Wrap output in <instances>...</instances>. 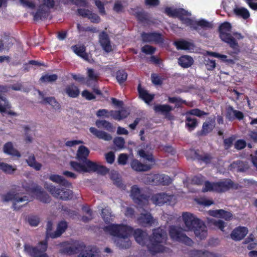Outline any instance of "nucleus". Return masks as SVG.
<instances>
[{"mask_svg": "<svg viewBox=\"0 0 257 257\" xmlns=\"http://www.w3.org/2000/svg\"><path fill=\"white\" fill-rule=\"evenodd\" d=\"M68 227L67 223L66 221H61L57 225L56 230L51 234V238H55L60 236L66 230Z\"/></svg>", "mask_w": 257, "mask_h": 257, "instance_id": "nucleus-31", "label": "nucleus"}, {"mask_svg": "<svg viewBox=\"0 0 257 257\" xmlns=\"http://www.w3.org/2000/svg\"><path fill=\"white\" fill-rule=\"evenodd\" d=\"M230 166L232 169H235L238 172H245L249 168L246 162L239 160L233 162L230 164Z\"/></svg>", "mask_w": 257, "mask_h": 257, "instance_id": "nucleus-30", "label": "nucleus"}, {"mask_svg": "<svg viewBox=\"0 0 257 257\" xmlns=\"http://www.w3.org/2000/svg\"><path fill=\"white\" fill-rule=\"evenodd\" d=\"M103 230L110 235L118 238H126L133 230V228L130 226L123 224H111L104 226Z\"/></svg>", "mask_w": 257, "mask_h": 257, "instance_id": "nucleus-6", "label": "nucleus"}, {"mask_svg": "<svg viewBox=\"0 0 257 257\" xmlns=\"http://www.w3.org/2000/svg\"><path fill=\"white\" fill-rule=\"evenodd\" d=\"M84 163V172H95L97 170V164L89 160L83 162Z\"/></svg>", "mask_w": 257, "mask_h": 257, "instance_id": "nucleus-38", "label": "nucleus"}, {"mask_svg": "<svg viewBox=\"0 0 257 257\" xmlns=\"http://www.w3.org/2000/svg\"><path fill=\"white\" fill-rule=\"evenodd\" d=\"M225 117L230 121L235 119L240 120L243 118L244 114L242 112L234 109L232 106L228 105L226 107Z\"/></svg>", "mask_w": 257, "mask_h": 257, "instance_id": "nucleus-18", "label": "nucleus"}, {"mask_svg": "<svg viewBox=\"0 0 257 257\" xmlns=\"http://www.w3.org/2000/svg\"><path fill=\"white\" fill-rule=\"evenodd\" d=\"M132 168L137 172H146L151 170L152 165H147L142 163L137 159H133L131 162Z\"/></svg>", "mask_w": 257, "mask_h": 257, "instance_id": "nucleus-20", "label": "nucleus"}, {"mask_svg": "<svg viewBox=\"0 0 257 257\" xmlns=\"http://www.w3.org/2000/svg\"><path fill=\"white\" fill-rule=\"evenodd\" d=\"M138 154L141 158H144L152 163H155V159L152 154L147 153L144 150L141 149L138 151Z\"/></svg>", "mask_w": 257, "mask_h": 257, "instance_id": "nucleus-59", "label": "nucleus"}, {"mask_svg": "<svg viewBox=\"0 0 257 257\" xmlns=\"http://www.w3.org/2000/svg\"><path fill=\"white\" fill-rule=\"evenodd\" d=\"M174 45L176 46L178 50H187L190 49L191 44L185 40H179L174 42Z\"/></svg>", "mask_w": 257, "mask_h": 257, "instance_id": "nucleus-43", "label": "nucleus"}, {"mask_svg": "<svg viewBox=\"0 0 257 257\" xmlns=\"http://www.w3.org/2000/svg\"><path fill=\"white\" fill-rule=\"evenodd\" d=\"M231 25L228 22L221 23L218 28L219 37L224 42L227 43L229 47L234 50H238L239 46L235 39L240 40L242 39L241 34L238 33H233V36L230 34Z\"/></svg>", "mask_w": 257, "mask_h": 257, "instance_id": "nucleus-5", "label": "nucleus"}, {"mask_svg": "<svg viewBox=\"0 0 257 257\" xmlns=\"http://www.w3.org/2000/svg\"><path fill=\"white\" fill-rule=\"evenodd\" d=\"M28 221L30 225L37 226L40 223V218L37 215H31L28 217Z\"/></svg>", "mask_w": 257, "mask_h": 257, "instance_id": "nucleus-62", "label": "nucleus"}, {"mask_svg": "<svg viewBox=\"0 0 257 257\" xmlns=\"http://www.w3.org/2000/svg\"><path fill=\"white\" fill-rule=\"evenodd\" d=\"M211 252L206 250L194 249L189 252L190 257H210Z\"/></svg>", "mask_w": 257, "mask_h": 257, "instance_id": "nucleus-41", "label": "nucleus"}, {"mask_svg": "<svg viewBox=\"0 0 257 257\" xmlns=\"http://www.w3.org/2000/svg\"><path fill=\"white\" fill-rule=\"evenodd\" d=\"M95 125L98 128L103 127L105 130L109 132H112L113 131V127L112 123L104 119L96 120L95 121Z\"/></svg>", "mask_w": 257, "mask_h": 257, "instance_id": "nucleus-37", "label": "nucleus"}, {"mask_svg": "<svg viewBox=\"0 0 257 257\" xmlns=\"http://www.w3.org/2000/svg\"><path fill=\"white\" fill-rule=\"evenodd\" d=\"M49 179L54 182L58 183L66 187H70L72 185L70 182L65 179L63 176L59 175H51L49 177Z\"/></svg>", "mask_w": 257, "mask_h": 257, "instance_id": "nucleus-28", "label": "nucleus"}, {"mask_svg": "<svg viewBox=\"0 0 257 257\" xmlns=\"http://www.w3.org/2000/svg\"><path fill=\"white\" fill-rule=\"evenodd\" d=\"M28 165L34 168L36 171H39L42 168V165L40 163L36 162L34 155L30 156L26 160Z\"/></svg>", "mask_w": 257, "mask_h": 257, "instance_id": "nucleus-40", "label": "nucleus"}, {"mask_svg": "<svg viewBox=\"0 0 257 257\" xmlns=\"http://www.w3.org/2000/svg\"><path fill=\"white\" fill-rule=\"evenodd\" d=\"M90 151L89 149L84 146H80L76 154V158L79 161L84 162L87 160Z\"/></svg>", "mask_w": 257, "mask_h": 257, "instance_id": "nucleus-27", "label": "nucleus"}, {"mask_svg": "<svg viewBox=\"0 0 257 257\" xmlns=\"http://www.w3.org/2000/svg\"><path fill=\"white\" fill-rule=\"evenodd\" d=\"M182 218L186 227L189 230L193 231L196 237L200 240L206 237L207 228L203 221L195 217L193 214L187 212L183 213Z\"/></svg>", "mask_w": 257, "mask_h": 257, "instance_id": "nucleus-2", "label": "nucleus"}, {"mask_svg": "<svg viewBox=\"0 0 257 257\" xmlns=\"http://www.w3.org/2000/svg\"><path fill=\"white\" fill-rule=\"evenodd\" d=\"M142 40L145 43H154L155 44H163L164 39L162 34L156 32L146 33L141 34Z\"/></svg>", "mask_w": 257, "mask_h": 257, "instance_id": "nucleus-14", "label": "nucleus"}, {"mask_svg": "<svg viewBox=\"0 0 257 257\" xmlns=\"http://www.w3.org/2000/svg\"><path fill=\"white\" fill-rule=\"evenodd\" d=\"M151 200L154 204L162 205L169 200V196L166 193H160L153 195Z\"/></svg>", "mask_w": 257, "mask_h": 257, "instance_id": "nucleus-22", "label": "nucleus"}, {"mask_svg": "<svg viewBox=\"0 0 257 257\" xmlns=\"http://www.w3.org/2000/svg\"><path fill=\"white\" fill-rule=\"evenodd\" d=\"M134 15L136 17L137 21L139 23H145L148 20L146 14L143 11L136 12L134 14Z\"/></svg>", "mask_w": 257, "mask_h": 257, "instance_id": "nucleus-57", "label": "nucleus"}, {"mask_svg": "<svg viewBox=\"0 0 257 257\" xmlns=\"http://www.w3.org/2000/svg\"><path fill=\"white\" fill-rule=\"evenodd\" d=\"M48 12L43 8H39L34 16V20L46 19L48 17Z\"/></svg>", "mask_w": 257, "mask_h": 257, "instance_id": "nucleus-46", "label": "nucleus"}, {"mask_svg": "<svg viewBox=\"0 0 257 257\" xmlns=\"http://www.w3.org/2000/svg\"><path fill=\"white\" fill-rule=\"evenodd\" d=\"M215 126V117H208L207 120L203 122L201 130L197 132L196 135L198 137L206 136L213 130Z\"/></svg>", "mask_w": 257, "mask_h": 257, "instance_id": "nucleus-16", "label": "nucleus"}, {"mask_svg": "<svg viewBox=\"0 0 257 257\" xmlns=\"http://www.w3.org/2000/svg\"><path fill=\"white\" fill-rule=\"evenodd\" d=\"M25 190L34 194L36 196V199L43 203H48L51 200L49 195L41 186L38 185L27 186L25 187Z\"/></svg>", "mask_w": 257, "mask_h": 257, "instance_id": "nucleus-10", "label": "nucleus"}, {"mask_svg": "<svg viewBox=\"0 0 257 257\" xmlns=\"http://www.w3.org/2000/svg\"><path fill=\"white\" fill-rule=\"evenodd\" d=\"M215 192L219 193L225 192L230 189L237 190L239 188V185L235 183L230 179H226L216 182L214 183Z\"/></svg>", "mask_w": 257, "mask_h": 257, "instance_id": "nucleus-12", "label": "nucleus"}, {"mask_svg": "<svg viewBox=\"0 0 257 257\" xmlns=\"http://www.w3.org/2000/svg\"><path fill=\"white\" fill-rule=\"evenodd\" d=\"M233 11L236 16H239L245 20L248 19L250 16L248 11L243 7L235 8Z\"/></svg>", "mask_w": 257, "mask_h": 257, "instance_id": "nucleus-42", "label": "nucleus"}, {"mask_svg": "<svg viewBox=\"0 0 257 257\" xmlns=\"http://www.w3.org/2000/svg\"><path fill=\"white\" fill-rule=\"evenodd\" d=\"M98 41L105 52L110 53L113 50L109 35L106 32L102 31L99 34Z\"/></svg>", "mask_w": 257, "mask_h": 257, "instance_id": "nucleus-17", "label": "nucleus"}, {"mask_svg": "<svg viewBox=\"0 0 257 257\" xmlns=\"http://www.w3.org/2000/svg\"><path fill=\"white\" fill-rule=\"evenodd\" d=\"M111 116L115 120H121L126 118L128 113L125 110H120L118 111H110Z\"/></svg>", "mask_w": 257, "mask_h": 257, "instance_id": "nucleus-39", "label": "nucleus"}, {"mask_svg": "<svg viewBox=\"0 0 257 257\" xmlns=\"http://www.w3.org/2000/svg\"><path fill=\"white\" fill-rule=\"evenodd\" d=\"M169 234L172 240L179 242L187 246H191L193 241L184 232L183 228L176 225H170L169 227Z\"/></svg>", "mask_w": 257, "mask_h": 257, "instance_id": "nucleus-7", "label": "nucleus"}, {"mask_svg": "<svg viewBox=\"0 0 257 257\" xmlns=\"http://www.w3.org/2000/svg\"><path fill=\"white\" fill-rule=\"evenodd\" d=\"M127 74L124 70H118L116 72V79L119 84L123 83L127 79Z\"/></svg>", "mask_w": 257, "mask_h": 257, "instance_id": "nucleus-44", "label": "nucleus"}, {"mask_svg": "<svg viewBox=\"0 0 257 257\" xmlns=\"http://www.w3.org/2000/svg\"><path fill=\"white\" fill-rule=\"evenodd\" d=\"M65 93L71 98H76L80 94V90L78 87L72 83L67 85L65 89Z\"/></svg>", "mask_w": 257, "mask_h": 257, "instance_id": "nucleus-29", "label": "nucleus"}, {"mask_svg": "<svg viewBox=\"0 0 257 257\" xmlns=\"http://www.w3.org/2000/svg\"><path fill=\"white\" fill-rule=\"evenodd\" d=\"M90 132L99 139L109 141L112 139V137L105 132L98 130L94 127H91L89 128Z\"/></svg>", "mask_w": 257, "mask_h": 257, "instance_id": "nucleus-26", "label": "nucleus"}, {"mask_svg": "<svg viewBox=\"0 0 257 257\" xmlns=\"http://www.w3.org/2000/svg\"><path fill=\"white\" fill-rule=\"evenodd\" d=\"M3 152L6 154L20 158L21 156L20 153L13 146L11 142L6 143L3 147Z\"/></svg>", "mask_w": 257, "mask_h": 257, "instance_id": "nucleus-24", "label": "nucleus"}, {"mask_svg": "<svg viewBox=\"0 0 257 257\" xmlns=\"http://www.w3.org/2000/svg\"><path fill=\"white\" fill-rule=\"evenodd\" d=\"M156 48L149 45H146L143 46L142 49V52L146 54L152 55L156 51Z\"/></svg>", "mask_w": 257, "mask_h": 257, "instance_id": "nucleus-64", "label": "nucleus"}, {"mask_svg": "<svg viewBox=\"0 0 257 257\" xmlns=\"http://www.w3.org/2000/svg\"><path fill=\"white\" fill-rule=\"evenodd\" d=\"M86 245L82 241L75 240L70 246H64L60 250V252L67 255L77 254L85 250Z\"/></svg>", "mask_w": 257, "mask_h": 257, "instance_id": "nucleus-13", "label": "nucleus"}, {"mask_svg": "<svg viewBox=\"0 0 257 257\" xmlns=\"http://www.w3.org/2000/svg\"><path fill=\"white\" fill-rule=\"evenodd\" d=\"M185 126L189 132H192L195 130L198 124V121L196 118L186 115L185 119Z\"/></svg>", "mask_w": 257, "mask_h": 257, "instance_id": "nucleus-34", "label": "nucleus"}, {"mask_svg": "<svg viewBox=\"0 0 257 257\" xmlns=\"http://www.w3.org/2000/svg\"><path fill=\"white\" fill-rule=\"evenodd\" d=\"M11 108L12 105L10 102H7L6 103H3V104L0 103V112L2 113H7L8 114L12 116H18L17 113L11 110Z\"/></svg>", "mask_w": 257, "mask_h": 257, "instance_id": "nucleus-36", "label": "nucleus"}, {"mask_svg": "<svg viewBox=\"0 0 257 257\" xmlns=\"http://www.w3.org/2000/svg\"><path fill=\"white\" fill-rule=\"evenodd\" d=\"M3 172L8 174H13L16 170V168L5 163H2L0 168Z\"/></svg>", "mask_w": 257, "mask_h": 257, "instance_id": "nucleus-55", "label": "nucleus"}, {"mask_svg": "<svg viewBox=\"0 0 257 257\" xmlns=\"http://www.w3.org/2000/svg\"><path fill=\"white\" fill-rule=\"evenodd\" d=\"M194 62L193 58L188 55H182L178 59V63L180 66L184 68L190 67Z\"/></svg>", "mask_w": 257, "mask_h": 257, "instance_id": "nucleus-32", "label": "nucleus"}, {"mask_svg": "<svg viewBox=\"0 0 257 257\" xmlns=\"http://www.w3.org/2000/svg\"><path fill=\"white\" fill-rule=\"evenodd\" d=\"M161 174H155L150 175L148 177V180L149 182L153 185H161Z\"/></svg>", "mask_w": 257, "mask_h": 257, "instance_id": "nucleus-48", "label": "nucleus"}, {"mask_svg": "<svg viewBox=\"0 0 257 257\" xmlns=\"http://www.w3.org/2000/svg\"><path fill=\"white\" fill-rule=\"evenodd\" d=\"M208 113L201 110L198 108L192 109L186 112V115H192L198 117H201L204 115H207Z\"/></svg>", "mask_w": 257, "mask_h": 257, "instance_id": "nucleus-52", "label": "nucleus"}, {"mask_svg": "<svg viewBox=\"0 0 257 257\" xmlns=\"http://www.w3.org/2000/svg\"><path fill=\"white\" fill-rule=\"evenodd\" d=\"M173 109L172 107L168 104H156L154 106V110L156 112L161 113L167 118H169L170 112Z\"/></svg>", "mask_w": 257, "mask_h": 257, "instance_id": "nucleus-23", "label": "nucleus"}, {"mask_svg": "<svg viewBox=\"0 0 257 257\" xmlns=\"http://www.w3.org/2000/svg\"><path fill=\"white\" fill-rule=\"evenodd\" d=\"M130 195L134 203L141 207L148 204L150 197L147 194L142 193L137 185H133L132 187Z\"/></svg>", "mask_w": 257, "mask_h": 257, "instance_id": "nucleus-9", "label": "nucleus"}, {"mask_svg": "<svg viewBox=\"0 0 257 257\" xmlns=\"http://www.w3.org/2000/svg\"><path fill=\"white\" fill-rule=\"evenodd\" d=\"M17 193H15L14 192H9L5 194L2 195V198L3 202L13 201V208L15 210H18L23 205L18 206V204L25 201L27 203L29 201V197L27 196L19 197Z\"/></svg>", "mask_w": 257, "mask_h": 257, "instance_id": "nucleus-11", "label": "nucleus"}, {"mask_svg": "<svg viewBox=\"0 0 257 257\" xmlns=\"http://www.w3.org/2000/svg\"><path fill=\"white\" fill-rule=\"evenodd\" d=\"M101 216L106 223H109L112 220L111 213L109 209L103 208L102 209Z\"/></svg>", "mask_w": 257, "mask_h": 257, "instance_id": "nucleus-54", "label": "nucleus"}, {"mask_svg": "<svg viewBox=\"0 0 257 257\" xmlns=\"http://www.w3.org/2000/svg\"><path fill=\"white\" fill-rule=\"evenodd\" d=\"M110 179L113 181V183L117 187H120L122 184L121 179L118 177V174L116 172H111Z\"/></svg>", "mask_w": 257, "mask_h": 257, "instance_id": "nucleus-60", "label": "nucleus"}, {"mask_svg": "<svg viewBox=\"0 0 257 257\" xmlns=\"http://www.w3.org/2000/svg\"><path fill=\"white\" fill-rule=\"evenodd\" d=\"M71 168L78 172H84V164H80L75 161H71L70 162Z\"/></svg>", "mask_w": 257, "mask_h": 257, "instance_id": "nucleus-58", "label": "nucleus"}, {"mask_svg": "<svg viewBox=\"0 0 257 257\" xmlns=\"http://www.w3.org/2000/svg\"><path fill=\"white\" fill-rule=\"evenodd\" d=\"M248 233L247 227L239 226L235 228L230 234L231 238L236 241H239L243 239Z\"/></svg>", "mask_w": 257, "mask_h": 257, "instance_id": "nucleus-19", "label": "nucleus"}, {"mask_svg": "<svg viewBox=\"0 0 257 257\" xmlns=\"http://www.w3.org/2000/svg\"><path fill=\"white\" fill-rule=\"evenodd\" d=\"M45 188L54 197L57 199L67 200L71 199L73 197V192L71 190L63 188H58L52 184H45Z\"/></svg>", "mask_w": 257, "mask_h": 257, "instance_id": "nucleus-8", "label": "nucleus"}, {"mask_svg": "<svg viewBox=\"0 0 257 257\" xmlns=\"http://www.w3.org/2000/svg\"><path fill=\"white\" fill-rule=\"evenodd\" d=\"M71 76L74 80L78 82L80 84H85L88 86H90V84L89 83V81L86 80V78L84 76L80 74H75L74 73H72Z\"/></svg>", "mask_w": 257, "mask_h": 257, "instance_id": "nucleus-51", "label": "nucleus"}, {"mask_svg": "<svg viewBox=\"0 0 257 257\" xmlns=\"http://www.w3.org/2000/svg\"><path fill=\"white\" fill-rule=\"evenodd\" d=\"M117 244L120 248L127 249L131 247L132 242L128 237L125 239L118 238Z\"/></svg>", "mask_w": 257, "mask_h": 257, "instance_id": "nucleus-47", "label": "nucleus"}, {"mask_svg": "<svg viewBox=\"0 0 257 257\" xmlns=\"http://www.w3.org/2000/svg\"><path fill=\"white\" fill-rule=\"evenodd\" d=\"M168 101L171 103H175V107L179 108L181 107L182 104H186L187 102L180 97H169Z\"/></svg>", "mask_w": 257, "mask_h": 257, "instance_id": "nucleus-50", "label": "nucleus"}, {"mask_svg": "<svg viewBox=\"0 0 257 257\" xmlns=\"http://www.w3.org/2000/svg\"><path fill=\"white\" fill-rule=\"evenodd\" d=\"M131 234H133L136 241L140 245L147 247V244L149 239V235L146 231H144L141 228H137L131 232Z\"/></svg>", "mask_w": 257, "mask_h": 257, "instance_id": "nucleus-15", "label": "nucleus"}, {"mask_svg": "<svg viewBox=\"0 0 257 257\" xmlns=\"http://www.w3.org/2000/svg\"><path fill=\"white\" fill-rule=\"evenodd\" d=\"M208 223L213 225L217 228L219 229L222 231H224V228L225 226V223L222 220H215L214 219H208Z\"/></svg>", "mask_w": 257, "mask_h": 257, "instance_id": "nucleus-49", "label": "nucleus"}, {"mask_svg": "<svg viewBox=\"0 0 257 257\" xmlns=\"http://www.w3.org/2000/svg\"><path fill=\"white\" fill-rule=\"evenodd\" d=\"M71 49L73 52L78 56L85 60L88 59V55L86 52V48L84 46H78L75 45L72 46L71 47Z\"/></svg>", "mask_w": 257, "mask_h": 257, "instance_id": "nucleus-33", "label": "nucleus"}, {"mask_svg": "<svg viewBox=\"0 0 257 257\" xmlns=\"http://www.w3.org/2000/svg\"><path fill=\"white\" fill-rule=\"evenodd\" d=\"M215 182H210L209 181H206L204 182V185L203 188H202V192H206L208 191H212L215 192V187H214Z\"/></svg>", "mask_w": 257, "mask_h": 257, "instance_id": "nucleus-63", "label": "nucleus"}, {"mask_svg": "<svg viewBox=\"0 0 257 257\" xmlns=\"http://www.w3.org/2000/svg\"><path fill=\"white\" fill-rule=\"evenodd\" d=\"M87 76L88 79H86V80L89 81V83L91 85V82L93 81L94 82H97L98 78L99 75L97 73H96L93 69L92 68H88L87 69Z\"/></svg>", "mask_w": 257, "mask_h": 257, "instance_id": "nucleus-45", "label": "nucleus"}, {"mask_svg": "<svg viewBox=\"0 0 257 257\" xmlns=\"http://www.w3.org/2000/svg\"><path fill=\"white\" fill-rule=\"evenodd\" d=\"M77 29L79 32H90L91 33H96L97 31L95 27H84L79 23L77 24Z\"/></svg>", "mask_w": 257, "mask_h": 257, "instance_id": "nucleus-61", "label": "nucleus"}, {"mask_svg": "<svg viewBox=\"0 0 257 257\" xmlns=\"http://www.w3.org/2000/svg\"><path fill=\"white\" fill-rule=\"evenodd\" d=\"M58 78V76L55 74H45L40 78V81L43 83L52 82L55 81Z\"/></svg>", "mask_w": 257, "mask_h": 257, "instance_id": "nucleus-53", "label": "nucleus"}, {"mask_svg": "<svg viewBox=\"0 0 257 257\" xmlns=\"http://www.w3.org/2000/svg\"><path fill=\"white\" fill-rule=\"evenodd\" d=\"M138 91L140 98L146 103H150L154 98V94H150L146 90L142 88L141 84H139L138 86Z\"/></svg>", "mask_w": 257, "mask_h": 257, "instance_id": "nucleus-25", "label": "nucleus"}, {"mask_svg": "<svg viewBox=\"0 0 257 257\" xmlns=\"http://www.w3.org/2000/svg\"><path fill=\"white\" fill-rule=\"evenodd\" d=\"M164 13L169 17L178 18L183 23L190 26L191 29L198 32L200 30L199 27L203 29L212 28V25L204 19L194 21L190 18H185L184 16H190L191 14L183 8L173 9L167 7L165 8Z\"/></svg>", "mask_w": 257, "mask_h": 257, "instance_id": "nucleus-1", "label": "nucleus"}, {"mask_svg": "<svg viewBox=\"0 0 257 257\" xmlns=\"http://www.w3.org/2000/svg\"><path fill=\"white\" fill-rule=\"evenodd\" d=\"M137 221L142 226H151L153 223V217L150 213H141L138 218Z\"/></svg>", "mask_w": 257, "mask_h": 257, "instance_id": "nucleus-21", "label": "nucleus"}, {"mask_svg": "<svg viewBox=\"0 0 257 257\" xmlns=\"http://www.w3.org/2000/svg\"><path fill=\"white\" fill-rule=\"evenodd\" d=\"M194 159H197L199 161L203 162L206 164H209L211 163L213 159L212 156L208 153H204L203 154H199L197 151L194 152Z\"/></svg>", "mask_w": 257, "mask_h": 257, "instance_id": "nucleus-35", "label": "nucleus"}, {"mask_svg": "<svg viewBox=\"0 0 257 257\" xmlns=\"http://www.w3.org/2000/svg\"><path fill=\"white\" fill-rule=\"evenodd\" d=\"M53 223L52 221L49 220L46 225V238L42 241H39L37 245L33 246L28 244L24 245V250L31 257H49L46 253L48 248L47 238H51V234L54 232H52Z\"/></svg>", "mask_w": 257, "mask_h": 257, "instance_id": "nucleus-4", "label": "nucleus"}, {"mask_svg": "<svg viewBox=\"0 0 257 257\" xmlns=\"http://www.w3.org/2000/svg\"><path fill=\"white\" fill-rule=\"evenodd\" d=\"M253 238L248 237L243 241V244H247L246 248L248 250H252L254 249H257V241L253 242Z\"/></svg>", "mask_w": 257, "mask_h": 257, "instance_id": "nucleus-56", "label": "nucleus"}, {"mask_svg": "<svg viewBox=\"0 0 257 257\" xmlns=\"http://www.w3.org/2000/svg\"><path fill=\"white\" fill-rule=\"evenodd\" d=\"M167 239L166 231L160 227L153 230L152 234L149 235V239L147 244L148 251L152 254L163 252L165 247L162 244Z\"/></svg>", "mask_w": 257, "mask_h": 257, "instance_id": "nucleus-3", "label": "nucleus"}]
</instances>
